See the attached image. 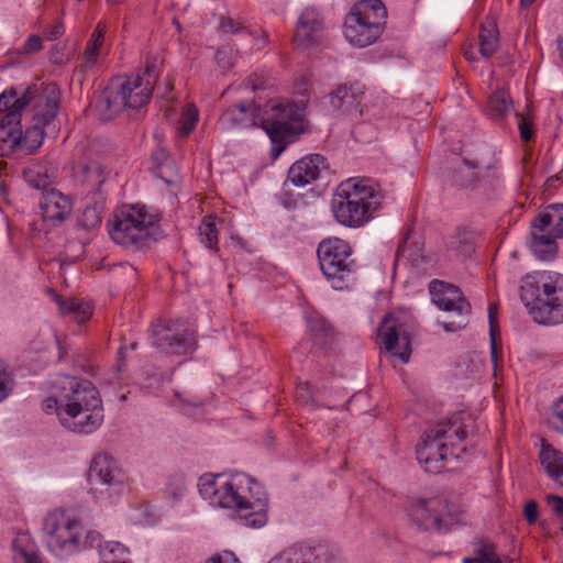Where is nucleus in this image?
<instances>
[{"label":"nucleus","mask_w":563,"mask_h":563,"mask_svg":"<svg viewBox=\"0 0 563 563\" xmlns=\"http://www.w3.org/2000/svg\"><path fill=\"white\" fill-rule=\"evenodd\" d=\"M199 493L210 505L234 510L245 527L267 522L268 498L264 487L245 474H212L199 479Z\"/></svg>","instance_id":"obj_1"},{"label":"nucleus","mask_w":563,"mask_h":563,"mask_svg":"<svg viewBox=\"0 0 563 563\" xmlns=\"http://www.w3.org/2000/svg\"><path fill=\"white\" fill-rule=\"evenodd\" d=\"M466 432L457 419L437 422L426 431L417 445L416 454L419 464L430 473H442L453 467L465 452L463 441Z\"/></svg>","instance_id":"obj_2"},{"label":"nucleus","mask_w":563,"mask_h":563,"mask_svg":"<svg viewBox=\"0 0 563 563\" xmlns=\"http://www.w3.org/2000/svg\"><path fill=\"white\" fill-rule=\"evenodd\" d=\"M382 201L383 194L374 180L350 178L336 188L332 199V212L340 224L360 228L373 218Z\"/></svg>","instance_id":"obj_3"},{"label":"nucleus","mask_w":563,"mask_h":563,"mask_svg":"<svg viewBox=\"0 0 563 563\" xmlns=\"http://www.w3.org/2000/svg\"><path fill=\"white\" fill-rule=\"evenodd\" d=\"M520 298L536 322L554 325L563 321V275L528 274L521 282Z\"/></svg>","instance_id":"obj_4"},{"label":"nucleus","mask_w":563,"mask_h":563,"mask_svg":"<svg viewBox=\"0 0 563 563\" xmlns=\"http://www.w3.org/2000/svg\"><path fill=\"white\" fill-rule=\"evenodd\" d=\"M25 100H18V92L14 89H7L0 95V153L8 155L16 150L24 154L36 151L43 142L44 135L52 134L42 123L35 121L24 132L21 129L22 111L26 107Z\"/></svg>","instance_id":"obj_5"},{"label":"nucleus","mask_w":563,"mask_h":563,"mask_svg":"<svg viewBox=\"0 0 563 563\" xmlns=\"http://www.w3.org/2000/svg\"><path fill=\"white\" fill-rule=\"evenodd\" d=\"M158 65L159 60L153 58L146 62L141 74L118 77L110 81L103 92V100L111 115L125 109H139L148 102L158 78Z\"/></svg>","instance_id":"obj_6"},{"label":"nucleus","mask_w":563,"mask_h":563,"mask_svg":"<svg viewBox=\"0 0 563 563\" xmlns=\"http://www.w3.org/2000/svg\"><path fill=\"white\" fill-rule=\"evenodd\" d=\"M159 218L143 206L122 208L109 223V234L114 243L131 251H142L156 241Z\"/></svg>","instance_id":"obj_7"},{"label":"nucleus","mask_w":563,"mask_h":563,"mask_svg":"<svg viewBox=\"0 0 563 563\" xmlns=\"http://www.w3.org/2000/svg\"><path fill=\"white\" fill-rule=\"evenodd\" d=\"M303 107L287 100H272L264 109L261 125L273 143L272 156L277 158L287 144L305 131Z\"/></svg>","instance_id":"obj_8"},{"label":"nucleus","mask_w":563,"mask_h":563,"mask_svg":"<svg viewBox=\"0 0 563 563\" xmlns=\"http://www.w3.org/2000/svg\"><path fill=\"white\" fill-rule=\"evenodd\" d=\"M320 269L334 289H343L352 280L356 264L350 244L339 238L321 241L317 249Z\"/></svg>","instance_id":"obj_9"},{"label":"nucleus","mask_w":563,"mask_h":563,"mask_svg":"<svg viewBox=\"0 0 563 563\" xmlns=\"http://www.w3.org/2000/svg\"><path fill=\"white\" fill-rule=\"evenodd\" d=\"M373 3H355L345 18L344 36L354 46L371 45L382 34L387 10L383 2Z\"/></svg>","instance_id":"obj_10"},{"label":"nucleus","mask_w":563,"mask_h":563,"mask_svg":"<svg viewBox=\"0 0 563 563\" xmlns=\"http://www.w3.org/2000/svg\"><path fill=\"white\" fill-rule=\"evenodd\" d=\"M152 345L165 355L185 356L197 349V338L190 325L178 319H159L151 329Z\"/></svg>","instance_id":"obj_11"},{"label":"nucleus","mask_w":563,"mask_h":563,"mask_svg":"<svg viewBox=\"0 0 563 563\" xmlns=\"http://www.w3.org/2000/svg\"><path fill=\"white\" fill-rule=\"evenodd\" d=\"M45 542L55 555L65 556L80 550L81 523L62 511H51L43 520Z\"/></svg>","instance_id":"obj_12"},{"label":"nucleus","mask_w":563,"mask_h":563,"mask_svg":"<svg viewBox=\"0 0 563 563\" xmlns=\"http://www.w3.org/2000/svg\"><path fill=\"white\" fill-rule=\"evenodd\" d=\"M432 301L443 311L453 313L455 319L443 321L442 325L448 332L464 329L468 323L471 305L463 297L462 291L454 285L434 279L429 285Z\"/></svg>","instance_id":"obj_13"},{"label":"nucleus","mask_w":563,"mask_h":563,"mask_svg":"<svg viewBox=\"0 0 563 563\" xmlns=\"http://www.w3.org/2000/svg\"><path fill=\"white\" fill-rule=\"evenodd\" d=\"M89 490L96 499H112L124 490V475L107 454L93 457L88 473Z\"/></svg>","instance_id":"obj_14"},{"label":"nucleus","mask_w":563,"mask_h":563,"mask_svg":"<svg viewBox=\"0 0 563 563\" xmlns=\"http://www.w3.org/2000/svg\"><path fill=\"white\" fill-rule=\"evenodd\" d=\"M412 325L404 313L387 314L378 329L387 352L407 363L411 355Z\"/></svg>","instance_id":"obj_15"},{"label":"nucleus","mask_w":563,"mask_h":563,"mask_svg":"<svg viewBox=\"0 0 563 563\" xmlns=\"http://www.w3.org/2000/svg\"><path fill=\"white\" fill-rule=\"evenodd\" d=\"M27 100V104H32L33 120L42 123L47 129H52V134L56 133L54 123L59 108V90L56 84H47L41 89L37 87H29L18 100Z\"/></svg>","instance_id":"obj_16"},{"label":"nucleus","mask_w":563,"mask_h":563,"mask_svg":"<svg viewBox=\"0 0 563 563\" xmlns=\"http://www.w3.org/2000/svg\"><path fill=\"white\" fill-rule=\"evenodd\" d=\"M60 384L62 401H64L62 411L102 407L99 391L91 382L79 380L73 376H64L60 378Z\"/></svg>","instance_id":"obj_17"},{"label":"nucleus","mask_w":563,"mask_h":563,"mask_svg":"<svg viewBox=\"0 0 563 563\" xmlns=\"http://www.w3.org/2000/svg\"><path fill=\"white\" fill-rule=\"evenodd\" d=\"M448 511L449 504L441 497L412 499L408 509L410 519L422 530H440Z\"/></svg>","instance_id":"obj_18"},{"label":"nucleus","mask_w":563,"mask_h":563,"mask_svg":"<svg viewBox=\"0 0 563 563\" xmlns=\"http://www.w3.org/2000/svg\"><path fill=\"white\" fill-rule=\"evenodd\" d=\"M38 207L44 223L55 228L71 216L74 206L69 196L52 188L41 195Z\"/></svg>","instance_id":"obj_19"},{"label":"nucleus","mask_w":563,"mask_h":563,"mask_svg":"<svg viewBox=\"0 0 563 563\" xmlns=\"http://www.w3.org/2000/svg\"><path fill=\"white\" fill-rule=\"evenodd\" d=\"M363 95L364 87L358 82L344 84L330 92L328 99L333 113L357 119L362 115L360 106Z\"/></svg>","instance_id":"obj_20"},{"label":"nucleus","mask_w":563,"mask_h":563,"mask_svg":"<svg viewBox=\"0 0 563 563\" xmlns=\"http://www.w3.org/2000/svg\"><path fill=\"white\" fill-rule=\"evenodd\" d=\"M329 164L320 154L306 155L295 162L288 170V179L298 187H303L328 174Z\"/></svg>","instance_id":"obj_21"},{"label":"nucleus","mask_w":563,"mask_h":563,"mask_svg":"<svg viewBox=\"0 0 563 563\" xmlns=\"http://www.w3.org/2000/svg\"><path fill=\"white\" fill-rule=\"evenodd\" d=\"M59 422L71 432L79 434L92 433L103 422V407L60 411Z\"/></svg>","instance_id":"obj_22"},{"label":"nucleus","mask_w":563,"mask_h":563,"mask_svg":"<svg viewBox=\"0 0 563 563\" xmlns=\"http://www.w3.org/2000/svg\"><path fill=\"white\" fill-rule=\"evenodd\" d=\"M324 30V21L314 8H306L299 15L294 41L298 46L308 48L317 44Z\"/></svg>","instance_id":"obj_23"},{"label":"nucleus","mask_w":563,"mask_h":563,"mask_svg":"<svg viewBox=\"0 0 563 563\" xmlns=\"http://www.w3.org/2000/svg\"><path fill=\"white\" fill-rule=\"evenodd\" d=\"M260 107L254 101L240 102L225 109L220 117V124L223 129L245 128L261 123Z\"/></svg>","instance_id":"obj_24"},{"label":"nucleus","mask_w":563,"mask_h":563,"mask_svg":"<svg viewBox=\"0 0 563 563\" xmlns=\"http://www.w3.org/2000/svg\"><path fill=\"white\" fill-rule=\"evenodd\" d=\"M538 457L544 473L553 483L563 487V451L542 439Z\"/></svg>","instance_id":"obj_25"},{"label":"nucleus","mask_w":563,"mask_h":563,"mask_svg":"<svg viewBox=\"0 0 563 563\" xmlns=\"http://www.w3.org/2000/svg\"><path fill=\"white\" fill-rule=\"evenodd\" d=\"M530 236V249L539 260L551 261L555 257L559 238L533 224H531Z\"/></svg>","instance_id":"obj_26"},{"label":"nucleus","mask_w":563,"mask_h":563,"mask_svg":"<svg viewBox=\"0 0 563 563\" xmlns=\"http://www.w3.org/2000/svg\"><path fill=\"white\" fill-rule=\"evenodd\" d=\"M556 238H563V203H552L547 206L532 223Z\"/></svg>","instance_id":"obj_27"},{"label":"nucleus","mask_w":563,"mask_h":563,"mask_svg":"<svg viewBox=\"0 0 563 563\" xmlns=\"http://www.w3.org/2000/svg\"><path fill=\"white\" fill-rule=\"evenodd\" d=\"M76 174L89 187L88 196H99V192H102L101 187L106 180V175L98 161L80 163Z\"/></svg>","instance_id":"obj_28"},{"label":"nucleus","mask_w":563,"mask_h":563,"mask_svg":"<svg viewBox=\"0 0 563 563\" xmlns=\"http://www.w3.org/2000/svg\"><path fill=\"white\" fill-rule=\"evenodd\" d=\"M82 548H97L99 555L102 558V563H106V559H119L126 553V548L123 544L119 542L102 543L101 534L92 530L86 532Z\"/></svg>","instance_id":"obj_29"},{"label":"nucleus","mask_w":563,"mask_h":563,"mask_svg":"<svg viewBox=\"0 0 563 563\" xmlns=\"http://www.w3.org/2000/svg\"><path fill=\"white\" fill-rule=\"evenodd\" d=\"M463 563H501V560L492 540L475 537L472 542V556L464 558Z\"/></svg>","instance_id":"obj_30"},{"label":"nucleus","mask_w":563,"mask_h":563,"mask_svg":"<svg viewBox=\"0 0 563 563\" xmlns=\"http://www.w3.org/2000/svg\"><path fill=\"white\" fill-rule=\"evenodd\" d=\"M53 167L46 163L37 162L23 170L24 180L34 189L46 192L52 184Z\"/></svg>","instance_id":"obj_31"},{"label":"nucleus","mask_w":563,"mask_h":563,"mask_svg":"<svg viewBox=\"0 0 563 563\" xmlns=\"http://www.w3.org/2000/svg\"><path fill=\"white\" fill-rule=\"evenodd\" d=\"M307 328L314 345L323 347L332 343L334 339V330L323 317L318 314L308 317Z\"/></svg>","instance_id":"obj_32"},{"label":"nucleus","mask_w":563,"mask_h":563,"mask_svg":"<svg viewBox=\"0 0 563 563\" xmlns=\"http://www.w3.org/2000/svg\"><path fill=\"white\" fill-rule=\"evenodd\" d=\"M107 32V23L103 21L98 22L89 41L87 42L85 52L82 54L81 67L91 68L98 60L100 48L103 44L104 34Z\"/></svg>","instance_id":"obj_33"},{"label":"nucleus","mask_w":563,"mask_h":563,"mask_svg":"<svg viewBox=\"0 0 563 563\" xmlns=\"http://www.w3.org/2000/svg\"><path fill=\"white\" fill-rule=\"evenodd\" d=\"M269 563H335L327 554L316 555L310 549H291L274 558Z\"/></svg>","instance_id":"obj_34"},{"label":"nucleus","mask_w":563,"mask_h":563,"mask_svg":"<svg viewBox=\"0 0 563 563\" xmlns=\"http://www.w3.org/2000/svg\"><path fill=\"white\" fill-rule=\"evenodd\" d=\"M57 302L60 313L71 316L78 323H84L92 316L91 305L82 299L59 297Z\"/></svg>","instance_id":"obj_35"},{"label":"nucleus","mask_w":563,"mask_h":563,"mask_svg":"<svg viewBox=\"0 0 563 563\" xmlns=\"http://www.w3.org/2000/svg\"><path fill=\"white\" fill-rule=\"evenodd\" d=\"M15 563H41L35 545L26 533L19 534L13 540Z\"/></svg>","instance_id":"obj_36"},{"label":"nucleus","mask_w":563,"mask_h":563,"mask_svg":"<svg viewBox=\"0 0 563 563\" xmlns=\"http://www.w3.org/2000/svg\"><path fill=\"white\" fill-rule=\"evenodd\" d=\"M499 45L498 30L494 24L482 25L479 32V52L483 57H490Z\"/></svg>","instance_id":"obj_37"},{"label":"nucleus","mask_w":563,"mask_h":563,"mask_svg":"<svg viewBox=\"0 0 563 563\" xmlns=\"http://www.w3.org/2000/svg\"><path fill=\"white\" fill-rule=\"evenodd\" d=\"M90 201L86 203L84 210V222L87 228H93L101 223V211L104 207L106 196L99 192V196H87Z\"/></svg>","instance_id":"obj_38"},{"label":"nucleus","mask_w":563,"mask_h":563,"mask_svg":"<svg viewBox=\"0 0 563 563\" xmlns=\"http://www.w3.org/2000/svg\"><path fill=\"white\" fill-rule=\"evenodd\" d=\"M511 101L505 90H496L492 92L487 100V113L493 119L504 117L510 109Z\"/></svg>","instance_id":"obj_39"},{"label":"nucleus","mask_w":563,"mask_h":563,"mask_svg":"<svg viewBox=\"0 0 563 563\" xmlns=\"http://www.w3.org/2000/svg\"><path fill=\"white\" fill-rule=\"evenodd\" d=\"M199 238L201 243L207 247L218 250V229L216 217H205L203 221L199 225Z\"/></svg>","instance_id":"obj_40"},{"label":"nucleus","mask_w":563,"mask_h":563,"mask_svg":"<svg viewBox=\"0 0 563 563\" xmlns=\"http://www.w3.org/2000/svg\"><path fill=\"white\" fill-rule=\"evenodd\" d=\"M448 247L454 251L459 257L470 256L474 250L471 233L466 230L457 231L450 238Z\"/></svg>","instance_id":"obj_41"},{"label":"nucleus","mask_w":563,"mask_h":563,"mask_svg":"<svg viewBox=\"0 0 563 563\" xmlns=\"http://www.w3.org/2000/svg\"><path fill=\"white\" fill-rule=\"evenodd\" d=\"M464 166L460 167L455 174L453 175V183L459 187H471L477 180L478 176L475 172L478 168V165L474 162L464 159Z\"/></svg>","instance_id":"obj_42"},{"label":"nucleus","mask_w":563,"mask_h":563,"mask_svg":"<svg viewBox=\"0 0 563 563\" xmlns=\"http://www.w3.org/2000/svg\"><path fill=\"white\" fill-rule=\"evenodd\" d=\"M199 119V112L194 104H188L179 120V133L183 137L188 136L195 129Z\"/></svg>","instance_id":"obj_43"},{"label":"nucleus","mask_w":563,"mask_h":563,"mask_svg":"<svg viewBox=\"0 0 563 563\" xmlns=\"http://www.w3.org/2000/svg\"><path fill=\"white\" fill-rule=\"evenodd\" d=\"M495 309L496 305L489 306V324H490V356H492V363L494 366V372H497V368L499 366V363L501 362V353L497 345L496 339H495Z\"/></svg>","instance_id":"obj_44"},{"label":"nucleus","mask_w":563,"mask_h":563,"mask_svg":"<svg viewBox=\"0 0 563 563\" xmlns=\"http://www.w3.org/2000/svg\"><path fill=\"white\" fill-rule=\"evenodd\" d=\"M551 421L553 430L563 437V395L552 406Z\"/></svg>","instance_id":"obj_45"},{"label":"nucleus","mask_w":563,"mask_h":563,"mask_svg":"<svg viewBox=\"0 0 563 563\" xmlns=\"http://www.w3.org/2000/svg\"><path fill=\"white\" fill-rule=\"evenodd\" d=\"M59 385V394L56 397H47L42 402L43 410L47 413H56L57 418L59 419V412L60 409L64 408V401H62V384Z\"/></svg>","instance_id":"obj_46"},{"label":"nucleus","mask_w":563,"mask_h":563,"mask_svg":"<svg viewBox=\"0 0 563 563\" xmlns=\"http://www.w3.org/2000/svg\"><path fill=\"white\" fill-rule=\"evenodd\" d=\"M517 117H518V128H519V132H520V137L525 142L531 141L534 136L532 122L528 118H525L520 114H517Z\"/></svg>","instance_id":"obj_47"},{"label":"nucleus","mask_w":563,"mask_h":563,"mask_svg":"<svg viewBox=\"0 0 563 563\" xmlns=\"http://www.w3.org/2000/svg\"><path fill=\"white\" fill-rule=\"evenodd\" d=\"M219 29L222 33H241L244 32L246 29L238 21L233 20L232 18H221Z\"/></svg>","instance_id":"obj_48"},{"label":"nucleus","mask_w":563,"mask_h":563,"mask_svg":"<svg viewBox=\"0 0 563 563\" xmlns=\"http://www.w3.org/2000/svg\"><path fill=\"white\" fill-rule=\"evenodd\" d=\"M12 389V379L10 375L0 365V401L5 399Z\"/></svg>","instance_id":"obj_49"},{"label":"nucleus","mask_w":563,"mask_h":563,"mask_svg":"<svg viewBox=\"0 0 563 563\" xmlns=\"http://www.w3.org/2000/svg\"><path fill=\"white\" fill-rule=\"evenodd\" d=\"M41 48H42V37L38 35H31L24 43L23 52L31 54V53L38 52Z\"/></svg>","instance_id":"obj_50"},{"label":"nucleus","mask_w":563,"mask_h":563,"mask_svg":"<svg viewBox=\"0 0 563 563\" xmlns=\"http://www.w3.org/2000/svg\"><path fill=\"white\" fill-rule=\"evenodd\" d=\"M523 515L527 521L532 525L538 519V505L534 500H530L525 505Z\"/></svg>","instance_id":"obj_51"},{"label":"nucleus","mask_w":563,"mask_h":563,"mask_svg":"<svg viewBox=\"0 0 563 563\" xmlns=\"http://www.w3.org/2000/svg\"><path fill=\"white\" fill-rule=\"evenodd\" d=\"M64 32V25L60 22H57L46 32L45 37L48 41H54L60 37Z\"/></svg>","instance_id":"obj_52"},{"label":"nucleus","mask_w":563,"mask_h":563,"mask_svg":"<svg viewBox=\"0 0 563 563\" xmlns=\"http://www.w3.org/2000/svg\"><path fill=\"white\" fill-rule=\"evenodd\" d=\"M175 482L176 487L173 490L175 497L181 496L186 489L185 478L183 475H176L170 479V484Z\"/></svg>","instance_id":"obj_53"},{"label":"nucleus","mask_w":563,"mask_h":563,"mask_svg":"<svg viewBox=\"0 0 563 563\" xmlns=\"http://www.w3.org/2000/svg\"><path fill=\"white\" fill-rule=\"evenodd\" d=\"M549 500L552 503L555 514L563 517V498L560 496H550Z\"/></svg>","instance_id":"obj_54"},{"label":"nucleus","mask_w":563,"mask_h":563,"mask_svg":"<svg viewBox=\"0 0 563 563\" xmlns=\"http://www.w3.org/2000/svg\"><path fill=\"white\" fill-rule=\"evenodd\" d=\"M206 563H240L233 554H225V556H212Z\"/></svg>","instance_id":"obj_55"},{"label":"nucleus","mask_w":563,"mask_h":563,"mask_svg":"<svg viewBox=\"0 0 563 563\" xmlns=\"http://www.w3.org/2000/svg\"><path fill=\"white\" fill-rule=\"evenodd\" d=\"M167 158L168 155L164 148H158L153 153V159L157 163V166H162Z\"/></svg>","instance_id":"obj_56"},{"label":"nucleus","mask_w":563,"mask_h":563,"mask_svg":"<svg viewBox=\"0 0 563 563\" xmlns=\"http://www.w3.org/2000/svg\"><path fill=\"white\" fill-rule=\"evenodd\" d=\"M247 88H250L251 90L255 91L257 89H263L264 88V84L263 81H256V79H250L247 81V85H246Z\"/></svg>","instance_id":"obj_57"},{"label":"nucleus","mask_w":563,"mask_h":563,"mask_svg":"<svg viewBox=\"0 0 563 563\" xmlns=\"http://www.w3.org/2000/svg\"><path fill=\"white\" fill-rule=\"evenodd\" d=\"M464 55H465V58H466L467 60H470V62L475 60V56H474V53H473V52H468V51H466V52L464 53Z\"/></svg>","instance_id":"obj_58"},{"label":"nucleus","mask_w":563,"mask_h":563,"mask_svg":"<svg viewBox=\"0 0 563 563\" xmlns=\"http://www.w3.org/2000/svg\"><path fill=\"white\" fill-rule=\"evenodd\" d=\"M536 0H520L521 7H529Z\"/></svg>","instance_id":"obj_59"},{"label":"nucleus","mask_w":563,"mask_h":563,"mask_svg":"<svg viewBox=\"0 0 563 563\" xmlns=\"http://www.w3.org/2000/svg\"><path fill=\"white\" fill-rule=\"evenodd\" d=\"M107 2H109L111 4H121L124 2V0H107Z\"/></svg>","instance_id":"obj_60"},{"label":"nucleus","mask_w":563,"mask_h":563,"mask_svg":"<svg viewBox=\"0 0 563 563\" xmlns=\"http://www.w3.org/2000/svg\"><path fill=\"white\" fill-rule=\"evenodd\" d=\"M123 366H124L123 362H122V361H120V362L118 363V366H117L118 372H121V371H122V368H123Z\"/></svg>","instance_id":"obj_61"},{"label":"nucleus","mask_w":563,"mask_h":563,"mask_svg":"<svg viewBox=\"0 0 563 563\" xmlns=\"http://www.w3.org/2000/svg\"><path fill=\"white\" fill-rule=\"evenodd\" d=\"M123 350H124L123 347H121V349L119 350V355H120V356L123 354Z\"/></svg>","instance_id":"obj_62"},{"label":"nucleus","mask_w":563,"mask_h":563,"mask_svg":"<svg viewBox=\"0 0 563 563\" xmlns=\"http://www.w3.org/2000/svg\"><path fill=\"white\" fill-rule=\"evenodd\" d=\"M136 347V343L131 344V349L134 350Z\"/></svg>","instance_id":"obj_63"}]
</instances>
